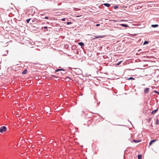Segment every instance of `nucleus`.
Segmentation results:
<instances>
[{
    "label": "nucleus",
    "mask_w": 159,
    "mask_h": 159,
    "mask_svg": "<svg viewBox=\"0 0 159 159\" xmlns=\"http://www.w3.org/2000/svg\"><path fill=\"white\" fill-rule=\"evenodd\" d=\"M158 25H152V26L153 27L156 28L158 27Z\"/></svg>",
    "instance_id": "nucleus-11"
},
{
    "label": "nucleus",
    "mask_w": 159,
    "mask_h": 159,
    "mask_svg": "<svg viewBox=\"0 0 159 159\" xmlns=\"http://www.w3.org/2000/svg\"><path fill=\"white\" fill-rule=\"evenodd\" d=\"M121 61H120V62H118V63L116 65H119L120 63H121Z\"/></svg>",
    "instance_id": "nucleus-17"
},
{
    "label": "nucleus",
    "mask_w": 159,
    "mask_h": 159,
    "mask_svg": "<svg viewBox=\"0 0 159 159\" xmlns=\"http://www.w3.org/2000/svg\"><path fill=\"white\" fill-rule=\"evenodd\" d=\"M27 71V70L26 69H25L22 72V74L23 75H25L26 74Z\"/></svg>",
    "instance_id": "nucleus-8"
},
{
    "label": "nucleus",
    "mask_w": 159,
    "mask_h": 159,
    "mask_svg": "<svg viewBox=\"0 0 159 159\" xmlns=\"http://www.w3.org/2000/svg\"><path fill=\"white\" fill-rule=\"evenodd\" d=\"M71 24V22H67V25H69V24Z\"/></svg>",
    "instance_id": "nucleus-19"
},
{
    "label": "nucleus",
    "mask_w": 159,
    "mask_h": 159,
    "mask_svg": "<svg viewBox=\"0 0 159 159\" xmlns=\"http://www.w3.org/2000/svg\"><path fill=\"white\" fill-rule=\"evenodd\" d=\"M31 19H29L26 20V22L27 23H29L30 21L31 20Z\"/></svg>",
    "instance_id": "nucleus-15"
},
{
    "label": "nucleus",
    "mask_w": 159,
    "mask_h": 159,
    "mask_svg": "<svg viewBox=\"0 0 159 159\" xmlns=\"http://www.w3.org/2000/svg\"><path fill=\"white\" fill-rule=\"evenodd\" d=\"M104 37V35H100L99 36H96L94 38L92 39H98V38H103Z\"/></svg>",
    "instance_id": "nucleus-2"
},
{
    "label": "nucleus",
    "mask_w": 159,
    "mask_h": 159,
    "mask_svg": "<svg viewBox=\"0 0 159 159\" xmlns=\"http://www.w3.org/2000/svg\"><path fill=\"white\" fill-rule=\"evenodd\" d=\"M130 79H133V80H134V79L133 78L131 77H130V78H129L128 79L129 80H130Z\"/></svg>",
    "instance_id": "nucleus-20"
},
{
    "label": "nucleus",
    "mask_w": 159,
    "mask_h": 159,
    "mask_svg": "<svg viewBox=\"0 0 159 159\" xmlns=\"http://www.w3.org/2000/svg\"><path fill=\"white\" fill-rule=\"evenodd\" d=\"M60 70H63V71H64V70L63 69H57L56 71V72H57L58 71H60Z\"/></svg>",
    "instance_id": "nucleus-13"
},
{
    "label": "nucleus",
    "mask_w": 159,
    "mask_h": 159,
    "mask_svg": "<svg viewBox=\"0 0 159 159\" xmlns=\"http://www.w3.org/2000/svg\"><path fill=\"white\" fill-rule=\"evenodd\" d=\"M62 20V21H65V19L64 18H62V19H61Z\"/></svg>",
    "instance_id": "nucleus-23"
},
{
    "label": "nucleus",
    "mask_w": 159,
    "mask_h": 159,
    "mask_svg": "<svg viewBox=\"0 0 159 159\" xmlns=\"http://www.w3.org/2000/svg\"><path fill=\"white\" fill-rule=\"evenodd\" d=\"M100 25L99 24H97L96 25V26H99Z\"/></svg>",
    "instance_id": "nucleus-22"
},
{
    "label": "nucleus",
    "mask_w": 159,
    "mask_h": 159,
    "mask_svg": "<svg viewBox=\"0 0 159 159\" xmlns=\"http://www.w3.org/2000/svg\"><path fill=\"white\" fill-rule=\"evenodd\" d=\"M156 92V93H158V94H159V93L158 92Z\"/></svg>",
    "instance_id": "nucleus-26"
},
{
    "label": "nucleus",
    "mask_w": 159,
    "mask_h": 159,
    "mask_svg": "<svg viewBox=\"0 0 159 159\" xmlns=\"http://www.w3.org/2000/svg\"><path fill=\"white\" fill-rule=\"evenodd\" d=\"M79 45L80 46H84V43L82 42H80L78 43Z\"/></svg>",
    "instance_id": "nucleus-10"
},
{
    "label": "nucleus",
    "mask_w": 159,
    "mask_h": 159,
    "mask_svg": "<svg viewBox=\"0 0 159 159\" xmlns=\"http://www.w3.org/2000/svg\"><path fill=\"white\" fill-rule=\"evenodd\" d=\"M158 109H157L156 110H154V111H152V112L151 114H154L158 110Z\"/></svg>",
    "instance_id": "nucleus-4"
},
{
    "label": "nucleus",
    "mask_w": 159,
    "mask_h": 159,
    "mask_svg": "<svg viewBox=\"0 0 159 159\" xmlns=\"http://www.w3.org/2000/svg\"><path fill=\"white\" fill-rule=\"evenodd\" d=\"M44 29H47V27H46V26H45V27H44Z\"/></svg>",
    "instance_id": "nucleus-25"
},
{
    "label": "nucleus",
    "mask_w": 159,
    "mask_h": 159,
    "mask_svg": "<svg viewBox=\"0 0 159 159\" xmlns=\"http://www.w3.org/2000/svg\"><path fill=\"white\" fill-rule=\"evenodd\" d=\"M149 89L148 88H146L144 89V92L145 93H148L149 91Z\"/></svg>",
    "instance_id": "nucleus-3"
},
{
    "label": "nucleus",
    "mask_w": 159,
    "mask_h": 159,
    "mask_svg": "<svg viewBox=\"0 0 159 159\" xmlns=\"http://www.w3.org/2000/svg\"><path fill=\"white\" fill-rule=\"evenodd\" d=\"M103 5H104V6H106V7H109L111 5L110 4H108V3H104L103 4Z\"/></svg>",
    "instance_id": "nucleus-5"
},
{
    "label": "nucleus",
    "mask_w": 159,
    "mask_h": 159,
    "mask_svg": "<svg viewBox=\"0 0 159 159\" xmlns=\"http://www.w3.org/2000/svg\"><path fill=\"white\" fill-rule=\"evenodd\" d=\"M138 159H142V156L141 155H139L138 156Z\"/></svg>",
    "instance_id": "nucleus-12"
},
{
    "label": "nucleus",
    "mask_w": 159,
    "mask_h": 159,
    "mask_svg": "<svg viewBox=\"0 0 159 159\" xmlns=\"http://www.w3.org/2000/svg\"><path fill=\"white\" fill-rule=\"evenodd\" d=\"M156 124L157 125H158L159 124V120H158V119H157L156 120Z\"/></svg>",
    "instance_id": "nucleus-16"
},
{
    "label": "nucleus",
    "mask_w": 159,
    "mask_h": 159,
    "mask_svg": "<svg viewBox=\"0 0 159 159\" xmlns=\"http://www.w3.org/2000/svg\"><path fill=\"white\" fill-rule=\"evenodd\" d=\"M120 25L125 27H128V26L127 25L124 24H120Z\"/></svg>",
    "instance_id": "nucleus-9"
},
{
    "label": "nucleus",
    "mask_w": 159,
    "mask_h": 159,
    "mask_svg": "<svg viewBox=\"0 0 159 159\" xmlns=\"http://www.w3.org/2000/svg\"><path fill=\"white\" fill-rule=\"evenodd\" d=\"M156 141V140H152V141H151L150 142V143L149 144V146H150L152 144V143H153V142H155Z\"/></svg>",
    "instance_id": "nucleus-7"
},
{
    "label": "nucleus",
    "mask_w": 159,
    "mask_h": 159,
    "mask_svg": "<svg viewBox=\"0 0 159 159\" xmlns=\"http://www.w3.org/2000/svg\"><path fill=\"white\" fill-rule=\"evenodd\" d=\"M44 18L45 19H48V16H46V17H45Z\"/></svg>",
    "instance_id": "nucleus-21"
},
{
    "label": "nucleus",
    "mask_w": 159,
    "mask_h": 159,
    "mask_svg": "<svg viewBox=\"0 0 159 159\" xmlns=\"http://www.w3.org/2000/svg\"><path fill=\"white\" fill-rule=\"evenodd\" d=\"M82 16L80 15V16H76V17H80Z\"/></svg>",
    "instance_id": "nucleus-24"
},
{
    "label": "nucleus",
    "mask_w": 159,
    "mask_h": 159,
    "mask_svg": "<svg viewBox=\"0 0 159 159\" xmlns=\"http://www.w3.org/2000/svg\"><path fill=\"white\" fill-rule=\"evenodd\" d=\"M133 141L135 142V143H138V142H140V141H141V140H134V139L133 140Z\"/></svg>",
    "instance_id": "nucleus-6"
},
{
    "label": "nucleus",
    "mask_w": 159,
    "mask_h": 159,
    "mask_svg": "<svg viewBox=\"0 0 159 159\" xmlns=\"http://www.w3.org/2000/svg\"><path fill=\"white\" fill-rule=\"evenodd\" d=\"M118 8V7L117 6H114V8H115V9H116L117 8Z\"/></svg>",
    "instance_id": "nucleus-18"
},
{
    "label": "nucleus",
    "mask_w": 159,
    "mask_h": 159,
    "mask_svg": "<svg viewBox=\"0 0 159 159\" xmlns=\"http://www.w3.org/2000/svg\"><path fill=\"white\" fill-rule=\"evenodd\" d=\"M6 127L5 126H3L0 129V132L2 133L3 132H5L6 131Z\"/></svg>",
    "instance_id": "nucleus-1"
},
{
    "label": "nucleus",
    "mask_w": 159,
    "mask_h": 159,
    "mask_svg": "<svg viewBox=\"0 0 159 159\" xmlns=\"http://www.w3.org/2000/svg\"><path fill=\"white\" fill-rule=\"evenodd\" d=\"M148 41H145L143 43V45H145L146 44H148Z\"/></svg>",
    "instance_id": "nucleus-14"
}]
</instances>
